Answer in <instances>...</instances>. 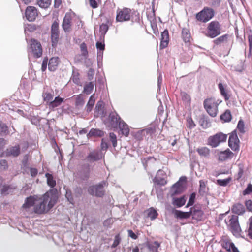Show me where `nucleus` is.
Instances as JSON below:
<instances>
[{
  "mask_svg": "<svg viewBox=\"0 0 252 252\" xmlns=\"http://www.w3.org/2000/svg\"><path fill=\"white\" fill-rule=\"evenodd\" d=\"M60 33H51L52 45L55 47L59 41Z\"/></svg>",
  "mask_w": 252,
  "mask_h": 252,
  "instance_id": "nucleus-37",
  "label": "nucleus"
},
{
  "mask_svg": "<svg viewBox=\"0 0 252 252\" xmlns=\"http://www.w3.org/2000/svg\"><path fill=\"white\" fill-rule=\"evenodd\" d=\"M30 173L32 177H35L37 175L38 170L35 168H31Z\"/></svg>",
  "mask_w": 252,
  "mask_h": 252,
  "instance_id": "nucleus-63",
  "label": "nucleus"
},
{
  "mask_svg": "<svg viewBox=\"0 0 252 252\" xmlns=\"http://www.w3.org/2000/svg\"><path fill=\"white\" fill-rule=\"evenodd\" d=\"M210 4L215 7H218L220 5V0H209Z\"/></svg>",
  "mask_w": 252,
  "mask_h": 252,
  "instance_id": "nucleus-59",
  "label": "nucleus"
},
{
  "mask_svg": "<svg viewBox=\"0 0 252 252\" xmlns=\"http://www.w3.org/2000/svg\"><path fill=\"white\" fill-rule=\"evenodd\" d=\"M84 99L83 97V96L81 95V94L77 95L76 97V105L79 106V105H83L84 104Z\"/></svg>",
  "mask_w": 252,
  "mask_h": 252,
  "instance_id": "nucleus-48",
  "label": "nucleus"
},
{
  "mask_svg": "<svg viewBox=\"0 0 252 252\" xmlns=\"http://www.w3.org/2000/svg\"><path fill=\"white\" fill-rule=\"evenodd\" d=\"M218 105L214 98L206 99V111L211 117H215L217 116Z\"/></svg>",
  "mask_w": 252,
  "mask_h": 252,
  "instance_id": "nucleus-8",
  "label": "nucleus"
},
{
  "mask_svg": "<svg viewBox=\"0 0 252 252\" xmlns=\"http://www.w3.org/2000/svg\"><path fill=\"white\" fill-rule=\"evenodd\" d=\"M0 168L3 170H6L8 168V164L6 159H1L0 160Z\"/></svg>",
  "mask_w": 252,
  "mask_h": 252,
  "instance_id": "nucleus-52",
  "label": "nucleus"
},
{
  "mask_svg": "<svg viewBox=\"0 0 252 252\" xmlns=\"http://www.w3.org/2000/svg\"><path fill=\"white\" fill-rule=\"evenodd\" d=\"M72 16L70 13H66L63 18L62 28L65 32H69L71 30Z\"/></svg>",
  "mask_w": 252,
  "mask_h": 252,
  "instance_id": "nucleus-13",
  "label": "nucleus"
},
{
  "mask_svg": "<svg viewBox=\"0 0 252 252\" xmlns=\"http://www.w3.org/2000/svg\"><path fill=\"white\" fill-rule=\"evenodd\" d=\"M109 119L111 125L113 127H116L119 122L122 121L121 120V118L117 113L113 112L110 114Z\"/></svg>",
  "mask_w": 252,
  "mask_h": 252,
  "instance_id": "nucleus-19",
  "label": "nucleus"
},
{
  "mask_svg": "<svg viewBox=\"0 0 252 252\" xmlns=\"http://www.w3.org/2000/svg\"><path fill=\"white\" fill-rule=\"evenodd\" d=\"M182 100L184 101H189L190 100V96L185 92H182L181 94Z\"/></svg>",
  "mask_w": 252,
  "mask_h": 252,
  "instance_id": "nucleus-58",
  "label": "nucleus"
},
{
  "mask_svg": "<svg viewBox=\"0 0 252 252\" xmlns=\"http://www.w3.org/2000/svg\"><path fill=\"white\" fill-rule=\"evenodd\" d=\"M119 127L122 134L127 137L129 134V128L128 126L124 121H121L119 122Z\"/></svg>",
  "mask_w": 252,
  "mask_h": 252,
  "instance_id": "nucleus-20",
  "label": "nucleus"
},
{
  "mask_svg": "<svg viewBox=\"0 0 252 252\" xmlns=\"http://www.w3.org/2000/svg\"><path fill=\"white\" fill-rule=\"evenodd\" d=\"M80 48L82 55L84 56H87L88 55V52L86 44L84 42L81 43L80 44Z\"/></svg>",
  "mask_w": 252,
  "mask_h": 252,
  "instance_id": "nucleus-49",
  "label": "nucleus"
},
{
  "mask_svg": "<svg viewBox=\"0 0 252 252\" xmlns=\"http://www.w3.org/2000/svg\"><path fill=\"white\" fill-rule=\"evenodd\" d=\"M147 216L151 220H154L156 219L158 215L157 211L153 208L151 207L145 211Z\"/></svg>",
  "mask_w": 252,
  "mask_h": 252,
  "instance_id": "nucleus-28",
  "label": "nucleus"
},
{
  "mask_svg": "<svg viewBox=\"0 0 252 252\" xmlns=\"http://www.w3.org/2000/svg\"><path fill=\"white\" fill-rule=\"evenodd\" d=\"M106 184V182L103 181L97 185L90 186L88 189V192L90 195L102 197L104 195L105 191L103 188Z\"/></svg>",
  "mask_w": 252,
  "mask_h": 252,
  "instance_id": "nucleus-6",
  "label": "nucleus"
},
{
  "mask_svg": "<svg viewBox=\"0 0 252 252\" xmlns=\"http://www.w3.org/2000/svg\"><path fill=\"white\" fill-rule=\"evenodd\" d=\"M89 2L90 6L93 9L97 8L99 4L96 0H89Z\"/></svg>",
  "mask_w": 252,
  "mask_h": 252,
  "instance_id": "nucleus-55",
  "label": "nucleus"
},
{
  "mask_svg": "<svg viewBox=\"0 0 252 252\" xmlns=\"http://www.w3.org/2000/svg\"><path fill=\"white\" fill-rule=\"evenodd\" d=\"M160 246V244L158 241H155L152 244L148 245V248L151 252H158V248Z\"/></svg>",
  "mask_w": 252,
  "mask_h": 252,
  "instance_id": "nucleus-33",
  "label": "nucleus"
},
{
  "mask_svg": "<svg viewBox=\"0 0 252 252\" xmlns=\"http://www.w3.org/2000/svg\"><path fill=\"white\" fill-rule=\"evenodd\" d=\"M231 211L235 214L241 215L245 212V208L242 204L237 203L232 206Z\"/></svg>",
  "mask_w": 252,
  "mask_h": 252,
  "instance_id": "nucleus-17",
  "label": "nucleus"
},
{
  "mask_svg": "<svg viewBox=\"0 0 252 252\" xmlns=\"http://www.w3.org/2000/svg\"><path fill=\"white\" fill-rule=\"evenodd\" d=\"M174 214L177 218L188 219L191 216L192 211L184 212L180 210H175L174 211Z\"/></svg>",
  "mask_w": 252,
  "mask_h": 252,
  "instance_id": "nucleus-26",
  "label": "nucleus"
},
{
  "mask_svg": "<svg viewBox=\"0 0 252 252\" xmlns=\"http://www.w3.org/2000/svg\"><path fill=\"white\" fill-rule=\"evenodd\" d=\"M248 42H249V55L251 56V50L252 49V33L250 32L248 33Z\"/></svg>",
  "mask_w": 252,
  "mask_h": 252,
  "instance_id": "nucleus-54",
  "label": "nucleus"
},
{
  "mask_svg": "<svg viewBox=\"0 0 252 252\" xmlns=\"http://www.w3.org/2000/svg\"><path fill=\"white\" fill-rule=\"evenodd\" d=\"M219 89L220 92L221 94L224 97L225 100H228L230 96L227 94L226 90L222 83H220L218 85Z\"/></svg>",
  "mask_w": 252,
  "mask_h": 252,
  "instance_id": "nucleus-38",
  "label": "nucleus"
},
{
  "mask_svg": "<svg viewBox=\"0 0 252 252\" xmlns=\"http://www.w3.org/2000/svg\"><path fill=\"white\" fill-rule=\"evenodd\" d=\"M96 47L98 49L103 51L105 49V44L102 42H97L96 43Z\"/></svg>",
  "mask_w": 252,
  "mask_h": 252,
  "instance_id": "nucleus-61",
  "label": "nucleus"
},
{
  "mask_svg": "<svg viewBox=\"0 0 252 252\" xmlns=\"http://www.w3.org/2000/svg\"><path fill=\"white\" fill-rule=\"evenodd\" d=\"M121 241V238L120 237V234H118L116 235L115 237V239L112 244L111 247L112 248H116L120 243Z\"/></svg>",
  "mask_w": 252,
  "mask_h": 252,
  "instance_id": "nucleus-53",
  "label": "nucleus"
},
{
  "mask_svg": "<svg viewBox=\"0 0 252 252\" xmlns=\"http://www.w3.org/2000/svg\"><path fill=\"white\" fill-rule=\"evenodd\" d=\"M132 16L131 10L130 8L124 7L118 8L116 11V21L117 22L128 21Z\"/></svg>",
  "mask_w": 252,
  "mask_h": 252,
  "instance_id": "nucleus-3",
  "label": "nucleus"
},
{
  "mask_svg": "<svg viewBox=\"0 0 252 252\" xmlns=\"http://www.w3.org/2000/svg\"><path fill=\"white\" fill-rule=\"evenodd\" d=\"M229 229L233 235H238L241 232V228L238 221V217L236 215H232L229 220V224L225 220Z\"/></svg>",
  "mask_w": 252,
  "mask_h": 252,
  "instance_id": "nucleus-7",
  "label": "nucleus"
},
{
  "mask_svg": "<svg viewBox=\"0 0 252 252\" xmlns=\"http://www.w3.org/2000/svg\"><path fill=\"white\" fill-rule=\"evenodd\" d=\"M90 166L89 164H86L82 165L81 170L80 171L81 178L84 180L88 179L90 176Z\"/></svg>",
  "mask_w": 252,
  "mask_h": 252,
  "instance_id": "nucleus-18",
  "label": "nucleus"
},
{
  "mask_svg": "<svg viewBox=\"0 0 252 252\" xmlns=\"http://www.w3.org/2000/svg\"><path fill=\"white\" fill-rule=\"evenodd\" d=\"M20 154L21 149L19 144L9 147L3 152L4 155L7 157H17Z\"/></svg>",
  "mask_w": 252,
  "mask_h": 252,
  "instance_id": "nucleus-10",
  "label": "nucleus"
},
{
  "mask_svg": "<svg viewBox=\"0 0 252 252\" xmlns=\"http://www.w3.org/2000/svg\"><path fill=\"white\" fill-rule=\"evenodd\" d=\"M0 133L1 135H6L9 134L8 128L5 124L0 125Z\"/></svg>",
  "mask_w": 252,
  "mask_h": 252,
  "instance_id": "nucleus-46",
  "label": "nucleus"
},
{
  "mask_svg": "<svg viewBox=\"0 0 252 252\" xmlns=\"http://www.w3.org/2000/svg\"><path fill=\"white\" fill-rule=\"evenodd\" d=\"M237 128L240 133L244 134L245 132V123L244 122L240 119L237 124Z\"/></svg>",
  "mask_w": 252,
  "mask_h": 252,
  "instance_id": "nucleus-43",
  "label": "nucleus"
},
{
  "mask_svg": "<svg viewBox=\"0 0 252 252\" xmlns=\"http://www.w3.org/2000/svg\"><path fill=\"white\" fill-rule=\"evenodd\" d=\"M186 201V199L185 196L179 198L174 197L173 198L172 204L174 206L179 208L184 205Z\"/></svg>",
  "mask_w": 252,
  "mask_h": 252,
  "instance_id": "nucleus-27",
  "label": "nucleus"
},
{
  "mask_svg": "<svg viewBox=\"0 0 252 252\" xmlns=\"http://www.w3.org/2000/svg\"><path fill=\"white\" fill-rule=\"evenodd\" d=\"M196 19L200 22H205V8L196 15Z\"/></svg>",
  "mask_w": 252,
  "mask_h": 252,
  "instance_id": "nucleus-42",
  "label": "nucleus"
},
{
  "mask_svg": "<svg viewBox=\"0 0 252 252\" xmlns=\"http://www.w3.org/2000/svg\"><path fill=\"white\" fill-rule=\"evenodd\" d=\"M227 135L221 132L210 136L208 138L207 144L213 148L218 146L221 143L226 141Z\"/></svg>",
  "mask_w": 252,
  "mask_h": 252,
  "instance_id": "nucleus-4",
  "label": "nucleus"
},
{
  "mask_svg": "<svg viewBox=\"0 0 252 252\" xmlns=\"http://www.w3.org/2000/svg\"><path fill=\"white\" fill-rule=\"evenodd\" d=\"M220 119L225 122H230L232 119V115L229 110H226L225 112L220 116Z\"/></svg>",
  "mask_w": 252,
  "mask_h": 252,
  "instance_id": "nucleus-32",
  "label": "nucleus"
},
{
  "mask_svg": "<svg viewBox=\"0 0 252 252\" xmlns=\"http://www.w3.org/2000/svg\"><path fill=\"white\" fill-rule=\"evenodd\" d=\"M221 245L229 252H240L231 240L227 237H223L221 241Z\"/></svg>",
  "mask_w": 252,
  "mask_h": 252,
  "instance_id": "nucleus-9",
  "label": "nucleus"
},
{
  "mask_svg": "<svg viewBox=\"0 0 252 252\" xmlns=\"http://www.w3.org/2000/svg\"><path fill=\"white\" fill-rule=\"evenodd\" d=\"M128 234L129 237H130L133 239L135 240L137 238V236L131 230H128Z\"/></svg>",
  "mask_w": 252,
  "mask_h": 252,
  "instance_id": "nucleus-64",
  "label": "nucleus"
},
{
  "mask_svg": "<svg viewBox=\"0 0 252 252\" xmlns=\"http://www.w3.org/2000/svg\"><path fill=\"white\" fill-rule=\"evenodd\" d=\"M207 33L206 35L212 38H215L221 33V25L216 20L212 21L208 24Z\"/></svg>",
  "mask_w": 252,
  "mask_h": 252,
  "instance_id": "nucleus-2",
  "label": "nucleus"
},
{
  "mask_svg": "<svg viewBox=\"0 0 252 252\" xmlns=\"http://www.w3.org/2000/svg\"><path fill=\"white\" fill-rule=\"evenodd\" d=\"M169 41V32L166 29L161 34V41L160 44V48H164L166 47L168 44Z\"/></svg>",
  "mask_w": 252,
  "mask_h": 252,
  "instance_id": "nucleus-15",
  "label": "nucleus"
},
{
  "mask_svg": "<svg viewBox=\"0 0 252 252\" xmlns=\"http://www.w3.org/2000/svg\"><path fill=\"white\" fill-rule=\"evenodd\" d=\"M94 103H95V99L94 98V95H92L90 96V99H89V100L87 104L86 107V111L88 112H89L92 111Z\"/></svg>",
  "mask_w": 252,
  "mask_h": 252,
  "instance_id": "nucleus-36",
  "label": "nucleus"
},
{
  "mask_svg": "<svg viewBox=\"0 0 252 252\" xmlns=\"http://www.w3.org/2000/svg\"><path fill=\"white\" fill-rule=\"evenodd\" d=\"M38 15L36 8L34 6H28L25 11V16L29 21H34Z\"/></svg>",
  "mask_w": 252,
  "mask_h": 252,
  "instance_id": "nucleus-14",
  "label": "nucleus"
},
{
  "mask_svg": "<svg viewBox=\"0 0 252 252\" xmlns=\"http://www.w3.org/2000/svg\"><path fill=\"white\" fill-rule=\"evenodd\" d=\"M239 140L238 138L236 130H234L231 133L228 140L229 146L234 151L239 149Z\"/></svg>",
  "mask_w": 252,
  "mask_h": 252,
  "instance_id": "nucleus-12",
  "label": "nucleus"
},
{
  "mask_svg": "<svg viewBox=\"0 0 252 252\" xmlns=\"http://www.w3.org/2000/svg\"><path fill=\"white\" fill-rule=\"evenodd\" d=\"M79 74L78 72L73 73L72 76V80L76 84L80 85L81 82L79 78Z\"/></svg>",
  "mask_w": 252,
  "mask_h": 252,
  "instance_id": "nucleus-45",
  "label": "nucleus"
},
{
  "mask_svg": "<svg viewBox=\"0 0 252 252\" xmlns=\"http://www.w3.org/2000/svg\"><path fill=\"white\" fill-rule=\"evenodd\" d=\"M104 157V154L98 150L91 151L86 157V160L89 162L98 161Z\"/></svg>",
  "mask_w": 252,
  "mask_h": 252,
  "instance_id": "nucleus-11",
  "label": "nucleus"
},
{
  "mask_svg": "<svg viewBox=\"0 0 252 252\" xmlns=\"http://www.w3.org/2000/svg\"><path fill=\"white\" fill-rule=\"evenodd\" d=\"M245 204L248 211L252 212V200H246Z\"/></svg>",
  "mask_w": 252,
  "mask_h": 252,
  "instance_id": "nucleus-57",
  "label": "nucleus"
},
{
  "mask_svg": "<svg viewBox=\"0 0 252 252\" xmlns=\"http://www.w3.org/2000/svg\"><path fill=\"white\" fill-rule=\"evenodd\" d=\"M51 33H60L59 23L58 19L52 23L51 27Z\"/></svg>",
  "mask_w": 252,
  "mask_h": 252,
  "instance_id": "nucleus-35",
  "label": "nucleus"
},
{
  "mask_svg": "<svg viewBox=\"0 0 252 252\" xmlns=\"http://www.w3.org/2000/svg\"><path fill=\"white\" fill-rule=\"evenodd\" d=\"M154 182L157 185L160 186H164L167 183L166 180L163 178H155L154 179Z\"/></svg>",
  "mask_w": 252,
  "mask_h": 252,
  "instance_id": "nucleus-44",
  "label": "nucleus"
},
{
  "mask_svg": "<svg viewBox=\"0 0 252 252\" xmlns=\"http://www.w3.org/2000/svg\"><path fill=\"white\" fill-rule=\"evenodd\" d=\"M252 192V185L251 184H248L246 189L243 191V195H245L247 194H249L250 193Z\"/></svg>",
  "mask_w": 252,
  "mask_h": 252,
  "instance_id": "nucleus-56",
  "label": "nucleus"
},
{
  "mask_svg": "<svg viewBox=\"0 0 252 252\" xmlns=\"http://www.w3.org/2000/svg\"><path fill=\"white\" fill-rule=\"evenodd\" d=\"M88 135L94 137H102L104 135V132L103 131L100 130L99 129L96 128H92Z\"/></svg>",
  "mask_w": 252,
  "mask_h": 252,
  "instance_id": "nucleus-29",
  "label": "nucleus"
},
{
  "mask_svg": "<svg viewBox=\"0 0 252 252\" xmlns=\"http://www.w3.org/2000/svg\"><path fill=\"white\" fill-rule=\"evenodd\" d=\"M93 89V83L92 82H89L84 86L83 92L88 94H90L92 92Z\"/></svg>",
  "mask_w": 252,
  "mask_h": 252,
  "instance_id": "nucleus-40",
  "label": "nucleus"
},
{
  "mask_svg": "<svg viewBox=\"0 0 252 252\" xmlns=\"http://www.w3.org/2000/svg\"><path fill=\"white\" fill-rule=\"evenodd\" d=\"M42 96L44 100L48 104L53 100L54 95L50 93L45 92L43 93Z\"/></svg>",
  "mask_w": 252,
  "mask_h": 252,
  "instance_id": "nucleus-39",
  "label": "nucleus"
},
{
  "mask_svg": "<svg viewBox=\"0 0 252 252\" xmlns=\"http://www.w3.org/2000/svg\"><path fill=\"white\" fill-rule=\"evenodd\" d=\"M45 177L47 178V183L48 185L51 188H54L56 186V182L54 179L53 176L50 173H46Z\"/></svg>",
  "mask_w": 252,
  "mask_h": 252,
  "instance_id": "nucleus-31",
  "label": "nucleus"
},
{
  "mask_svg": "<svg viewBox=\"0 0 252 252\" xmlns=\"http://www.w3.org/2000/svg\"><path fill=\"white\" fill-rule=\"evenodd\" d=\"M249 220L250 221L249 228L248 230V234L250 237L252 239V217H251Z\"/></svg>",
  "mask_w": 252,
  "mask_h": 252,
  "instance_id": "nucleus-60",
  "label": "nucleus"
},
{
  "mask_svg": "<svg viewBox=\"0 0 252 252\" xmlns=\"http://www.w3.org/2000/svg\"><path fill=\"white\" fill-rule=\"evenodd\" d=\"M215 14L216 12L213 8L206 7V22L213 19Z\"/></svg>",
  "mask_w": 252,
  "mask_h": 252,
  "instance_id": "nucleus-30",
  "label": "nucleus"
},
{
  "mask_svg": "<svg viewBox=\"0 0 252 252\" xmlns=\"http://www.w3.org/2000/svg\"><path fill=\"white\" fill-rule=\"evenodd\" d=\"M228 37V34H224L222 36H220L218 38H216L215 40H214V42L215 44L217 45H219L220 44H221L222 43H223L224 42L227 41V38Z\"/></svg>",
  "mask_w": 252,
  "mask_h": 252,
  "instance_id": "nucleus-41",
  "label": "nucleus"
},
{
  "mask_svg": "<svg viewBox=\"0 0 252 252\" xmlns=\"http://www.w3.org/2000/svg\"><path fill=\"white\" fill-rule=\"evenodd\" d=\"M182 38L185 43H190L191 36L190 31L188 28H183L182 30Z\"/></svg>",
  "mask_w": 252,
  "mask_h": 252,
  "instance_id": "nucleus-21",
  "label": "nucleus"
},
{
  "mask_svg": "<svg viewBox=\"0 0 252 252\" xmlns=\"http://www.w3.org/2000/svg\"><path fill=\"white\" fill-rule=\"evenodd\" d=\"M196 197V194L194 192H193L191 194L189 200L186 205V207H188L189 206H192L195 201V199Z\"/></svg>",
  "mask_w": 252,
  "mask_h": 252,
  "instance_id": "nucleus-51",
  "label": "nucleus"
},
{
  "mask_svg": "<svg viewBox=\"0 0 252 252\" xmlns=\"http://www.w3.org/2000/svg\"><path fill=\"white\" fill-rule=\"evenodd\" d=\"M63 101V98L60 97L59 96H56L54 100L48 104V106L50 108L54 109L60 106Z\"/></svg>",
  "mask_w": 252,
  "mask_h": 252,
  "instance_id": "nucleus-25",
  "label": "nucleus"
},
{
  "mask_svg": "<svg viewBox=\"0 0 252 252\" xmlns=\"http://www.w3.org/2000/svg\"><path fill=\"white\" fill-rule=\"evenodd\" d=\"M230 180V178H227L224 179H218L217 180V183L220 186H226L229 183Z\"/></svg>",
  "mask_w": 252,
  "mask_h": 252,
  "instance_id": "nucleus-47",
  "label": "nucleus"
},
{
  "mask_svg": "<svg viewBox=\"0 0 252 252\" xmlns=\"http://www.w3.org/2000/svg\"><path fill=\"white\" fill-rule=\"evenodd\" d=\"M59 58L58 57H52L51 58L49 62L48 63V69L51 71H55L59 64Z\"/></svg>",
  "mask_w": 252,
  "mask_h": 252,
  "instance_id": "nucleus-24",
  "label": "nucleus"
},
{
  "mask_svg": "<svg viewBox=\"0 0 252 252\" xmlns=\"http://www.w3.org/2000/svg\"><path fill=\"white\" fill-rule=\"evenodd\" d=\"M234 156V154L227 149L224 151H221L219 154V160L220 161H224L229 159H231Z\"/></svg>",
  "mask_w": 252,
  "mask_h": 252,
  "instance_id": "nucleus-16",
  "label": "nucleus"
},
{
  "mask_svg": "<svg viewBox=\"0 0 252 252\" xmlns=\"http://www.w3.org/2000/svg\"><path fill=\"white\" fill-rule=\"evenodd\" d=\"M109 137L112 142L113 146L115 148L117 145V137L115 133L111 132L109 134Z\"/></svg>",
  "mask_w": 252,
  "mask_h": 252,
  "instance_id": "nucleus-50",
  "label": "nucleus"
},
{
  "mask_svg": "<svg viewBox=\"0 0 252 252\" xmlns=\"http://www.w3.org/2000/svg\"><path fill=\"white\" fill-rule=\"evenodd\" d=\"M51 0H37V3L42 8H47L51 4Z\"/></svg>",
  "mask_w": 252,
  "mask_h": 252,
  "instance_id": "nucleus-34",
  "label": "nucleus"
},
{
  "mask_svg": "<svg viewBox=\"0 0 252 252\" xmlns=\"http://www.w3.org/2000/svg\"><path fill=\"white\" fill-rule=\"evenodd\" d=\"M30 49L33 57L35 58H38L42 55V47L39 41L32 38L29 41Z\"/></svg>",
  "mask_w": 252,
  "mask_h": 252,
  "instance_id": "nucleus-5",
  "label": "nucleus"
},
{
  "mask_svg": "<svg viewBox=\"0 0 252 252\" xmlns=\"http://www.w3.org/2000/svg\"><path fill=\"white\" fill-rule=\"evenodd\" d=\"M108 147L107 143L104 140V139L101 140V149L102 150H106Z\"/></svg>",
  "mask_w": 252,
  "mask_h": 252,
  "instance_id": "nucleus-62",
  "label": "nucleus"
},
{
  "mask_svg": "<svg viewBox=\"0 0 252 252\" xmlns=\"http://www.w3.org/2000/svg\"><path fill=\"white\" fill-rule=\"evenodd\" d=\"M183 190V186L180 182L174 184L171 189L172 195H175L181 193Z\"/></svg>",
  "mask_w": 252,
  "mask_h": 252,
  "instance_id": "nucleus-22",
  "label": "nucleus"
},
{
  "mask_svg": "<svg viewBox=\"0 0 252 252\" xmlns=\"http://www.w3.org/2000/svg\"><path fill=\"white\" fill-rule=\"evenodd\" d=\"M57 191L56 189H51L43 195H33L27 197L22 208L28 211L32 207L33 212L38 215L48 213L57 202Z\"/></svg>",
  "mask_w": 252,
  "mask_h": 252,
  "instance_id": "nucleus-1",
  "label": "nucleus"
},
{
  "mask_svg": "<svg viewBox=\"0 0 252 252\" xmlns=\"http://www.w3.org/2000/svg\"><path fill=\"white\" fill-rule=\"evenodd\" d=\"M16 189V187H13L9 185H3L0 190L1 194L4 195H7L9 194H12L13 190Z\"/></svg>",
  "mask_w": 252,
  "mask_h": 252,
  "instance_id": "nucleus-23",
  "label": "nucleus"
}]
</instances>
